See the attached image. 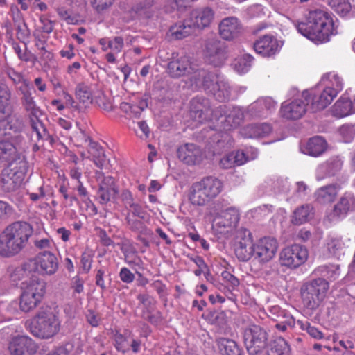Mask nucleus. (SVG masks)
<instances>
[{"label": "nucleus", "mask_w": 355, "mask_h": 355, "mask_svg": "<svg viewBox=\"0 0 355 355\" xmlns=\"http://www.w3.org/2000/svg\"><path fill=\"white\" fill-rule=\"evenodd\" d=\"M327 144L324 138L316 136L311 138L304 150V153L313 157H318L325 152Z\"/></svg>", "instance_id": "72a5a7b5"}, {"label": "nucleus", "mask_w": 355, "mask_h": 355, "mask_svg": "<svg viewBox=\"0 0 355 355\" xmlns=\"http://www.w3.org/2000/svg\"><path fill=\"white\" fill-rule=\"evenodd\" d=\"M289 352L290 347L282 337L272 341L267 348L268 355H288Z\"/></svg>", "instance_id": "79ce46f5"}, {"label": "nucleus", "mask_w": 355, "mask_h": 355, "mask_svg": "<svg viewBox=\"0 0 355 355\" xmlns=\"http://www.w3.org/2000/svg\"><path fill=\"white\" fill-rule=\"evenodd\" d=\"M326 245L328 252L333 256L338 257L343 252L345 243L341 237L337 236H329L326 240Z\"/></svg>", "instance_id": "c03bdc74"}, {"label": "nucleus", "mask_w": 355, "mask_h": 355, "mask_svg": "<svg viewBox=\"0 0 355 355\" xmlns=\"http://www.w3.org/2000/svg\"><path fill=\"white\" fill-rule=\"evenodd\" d=\"M96 176L99 182V188L97 191L99 202L106 204L114 198L117 193L114 178L112 176H105L100 171L96 173Z\"/></svg>", "instance_id": "dca6fc26"}, {"label": "nucleus", "mask_w": 355, "mask_h": 355, "mask_svg": "<svg viewBox=\"0 0 355 355\" xmlns=\"http://www.w3.org/2000/svg\"><path fill=\"white\" fill-rule=\"evenodd\" d=\"M278 241L272 236H263L254 243V258L261 263L271 261L278 249Z\"/></svg>", "instance_id": "6e6552de"}, {"label": "nucleus", "mask_w": 355, "mask_h": 355, "mask_svg": "<svg viewBox=\"0 0 355 355\" xmlns=\"http://www.w3.org/2000/svg\"><path fill=\"white\" fill-rule=\"evenodd\" d=\"M340 187L336 184H329L319 188L315 192L316 200L321 204L333 202L337 196Z\"/></svg>", "instance_id": "f704fd0d"}, {"label": "nucleus", "mask_w": 355, "mask_h": 355, "mask_svg": "<svg viewBox=\"0 0 355 355\" xmlns=\"http://www.w3.org/2000/svg\"><path fill=\"white\" fill-rule=\"evenodd\" d=\"M81 137L85 142H89L87 152L90 155V159L98 168H103L107 161L103 148L83 132L81 133Z\"/></svg>", "instance_id": "bb28decb"}, {"label": "nucleus", "mask_w": 355, "mask_h": 355, "mask_svg": "<svg viewBox=\"0 0 355 355\" xmlns=\"http://www.w3.org/2000/svg\"><path fill=\"white\" fill-rule=\"evenodd\" d=\"M316 275L322 276V278H327L330 281L337 279L340 274V266L338 265L329 264L320 266L314 270Z\"/></svg>", "instance_id": "a19ab883"}, {"label": "nucleus", "mask_w": 355, "mask_h": 355, "mask_svg": "<svg viewBox=\"0 0 355 355\" xmlns=\"http://www.w3.org/2000/svg\"><path fill=\"white\" fill-rule=\"evenodd\" d=\"M320 83L337 96L344 87L343 78L334 71L324 73L321 78Z\"/></svg>", "instance_id": "473e14b6"}, {"label": "nucleus", "mask_w": 355, "mask_h": 355, "mask_svg": "<svg viewBox=\"0 0 355 355\" xmlns=\"http://www.w3.org/2000/svg\"><path fill=\"white\" fill-rule=\"evenodd\" d=\"M178 155L184 163L193 165L201 162L202 153L196 144H186L178 148Z\"/></svg>", "instance_id": "b1692460"}, {"label": "nucleus", "mask_w": 355, "mask_h": 355, "mask_svg": "<svg viewBox=\"0 0 355 355\" xmlns=\"http://www.w3.org/2000/svg\"><path fill=\"white\" fill-rule=\"evenodd\" d=\"M220 76V75L216 73H212L207 71V74L205 78H203V83L200 88L209 92L212 87H214L215 83L216 82V80H218Z\"/></svg>", "instance_id": "4d7b16f0"}, {"label": "nucleus", "mask_w": 355, "mask_h": 355, "mask_svg": "<svg viewBox=\"0 0 355 355\" xmlns=\"http://www.w3.org/2000/svg\"><path fill=\"white\" fill-rule=\"evenodd\" d=\"M310 110L307 102L303 98L302 94L300 98L292 101H284L279 110L282 118L287 120H297L302 118L305 113Z\"/></svg>", "instance_id": "9b49d317"}, {"label": "nucleus", "mask_w": 355, "mask_h": 355, "mask_svg": "<svg viewBox=\"0 0 355 355\" xmlns=\"http://www.w3.org/2000/svg\"><path fill=\"white\" fill-rule=\"evenodd\" d=\"M28 171L26 161H21L19 164L8 166L1 173V187L5 192H14L21 185L24 175Z\"/></svg>", "instance_id": "39448f33"}, {"label": "nucleus", "mask_w": 355, "mask_h": 355, "mask_svg": "<svg viewBox=\"0 0 355 355\" xmlns=\"http://www.w3.org/2000/svg\"><path fill=\"white\" fill-rule=\"evenodd\" d=\"M350 211L349 202V193H345L334 206L332 217H344Z\"/></svg>", "instance_id": "de8ad7c7"}, {"label": "nucleus", "mask_w": 355, "mask_h": 355, "mask_svg": "<svg viewBox=\"0 0 355 355\" xmlns=\"http://www.w3.org/2000/svg\"><path fill=\"white\" fill-rule=\"evenodd\" d=\"M124 46V40L121 36H115L110 38V49L116 53L122 51Z\"/></svg>", "instance_id": "052dcab7"}, {"label": "nucleus", "mask_w": 355, "mask_h": 355, "mask_svg": "<svg viewBox=\"0 0 355 355\" xmlns=\"http://www.w3.org/2000/svg\"><path fill=\"white\" fill-rule=\"evenodd\" d=\"M71 288L73 290L74 293H81L84 291V280L79 276L73 277L71 282Z\"/></svg>", "instance_id": "774afa93"}, {"label": "nucleus", "mask_w": 355, "mask_h": 355, "mask_svg": "<svg viewBox=\"0 0 355 355\" xmlns=\"http://www.w3.org/2000/svg\"><path fill=\"white\" fill-rule=\"evenodd\" d=\"M343 162L338 157L334 156L320 164L317 168V179L322 180L327 177L336 175L342 168Z\"/></svg>", "instance_id": "393cba45"}, {"label": "nucleus", "mask_w": 355, "mask_h": 355, "mask_svg": "<svg viewBox=\"0 0 355 355\" xmlns=\"http://www.w3.org/2000/svg\"><path fill=\"white\" fill-rule=\"evenodd\" d=\"M272 128L268 123H253L245 126L241 134L247 138H258L267 137L271 133Z\"/></svg>", "instance_id": "2f4dec72"}, {"label": "nucleus", "mask_w": 355, "mask_h": 355, "mask_svg": "<svg viewBox=\"0 0 355 355\" xmlns=\"http://www.w3.org/2000/svg\"><path fill=\"white\" fill-rule=\"evenodd\" d=\"M31 126L33 132L36 133L38 140L46 139L50 137L43 123L37 118L30 119Z\"/></svg>", "instance_id": "8fccbe9b"}, {"label": "nucleus", "mask_w": 355, "mask_h": 355, "mask_svg": "<svg viewBox=\"0 0 355 355\" xmlns=\"http://www.w3.org/2000/svg\"><path fill=\"white\" fill-rule=\"evenodd\" d=\"M25 128L23 117L17 114H10L8 112L2 125V130L0 135H4L16 142V144H23L25 141L22 132Z\"/></svg>", "instance_id": "0eeeda50"}, {"label": "nucleus", "mask_w": 355, "mask_h": 355, "mask_svg": "<svg viewBox=\"0 0 355 355\" xmlns=\"http://www.w3.org/2000/svg\"><path fill=\"white\" fill-rule=\"evenodd\" d=\"M211 198L205 193L202 186L199 182H195L189 193V200L193 205L202 206L209 202Z\"/></svg>", "instance_id": "4c0bfd02"}, {"label": "nucleus", "mask_w": 355, "mask_h": 355, "mask_svg": "<svg viewBox=\"0 0 355 355\" xmlns=\"http://www.w3.org/2000/svg\"><path fill=\"white\" fill-rule=\"evenodd\" d=\"M252 60L253 57L252 55H244L235 63V68L239 73H245L250 69Z\"/></svg>", "instance_id": "6e6d98bb"}, {"label": "nucleus", "mask_w": 355, "mask_h": 355, "mask_svg": "<svg viewBox=\"0 0 355 355\" xmlns=\"http://www.w3.org/2000/svg\"><path fill=\"white\" fill-rule=\"evenodd\" d=\"M170 31L175 39L181 40L193 33L194 29L190 21L187 19L183 22H180L171 26Z\"/></svg>", "instance_id": "37998d69"}, {"label": "nucleus", "mask_w": 355, "mask_h": 355, "mask_svg": "<svg viewBox=\"0 0 355 355\" xmlns=\"http://www.w3.org/2000/svg\"><path fill=\"white\" fill-rule=\"evenodd\" d=\"M33 263L29 261L22 266L15 268L10 273V277L13 282L19 281L29 280L31 277L35 275Z\"/></svg>", "instance_id": "58836bf2"}, {"label": "nucleus", "mask_w": 355, "mask_h": 355, "mask_svg": "<svg viewBox=\"0 0 355 355\" xmlns=\"http://www.w3.org/2000/svg\"><path fill=\"white\" fill-rule=\"evenodd\" d=\"M297 324L302 330H306V332L313 338L322 339L324 337L322 332L319 331L316 327L311 326L310 322L305 320H297Z\"/></svg>", "instance_id": "5fc2aeb1"}, {"label": "nucleus", "mask_w": 355, "mask_h": 355, "mask_svg": "<svg viewBox=\"0 0 355 355\" xmlns=\"http://www.w3.org/2000/svg\"><path fill=\"white\" fill-rule=\"evenodd\" d=\"M244 118L249 119V116H246V110L244 112L240 107H228L227 113L225 115L224 121H222L223 128L225 130L235 128L241 123Z\"/></svg>", "instance_id": "c756f323"}, {"label": "nucleus", "mask_w": 355, "mask_h": 355, "mask_svg": "<svg viewBox=\"0 0 355 355\" xmlns=\"http://www.w3.org/2000/svg\"><path fill=\"white\" fill-rule=\"evenodd\" d=\"M295 26L302 35L315 43H325L337 34L333 17L322 10L310 11L306 21H295Z\"/></svg>", "instance_id": "f257e3e1"}, {"label": "nucleus", "mask_w": 355, "mask_h": 355, "mask_svg": "<svg viewBox=\"0 0 355 355\" xmlns=\"http://www.w3.org/2000/svg\"><path fill=\"white\" fill-rule=\"evenodd\" d=\"M207 74V70L204 69H197L191 71L189 76V80L191 86H194L196 88H200L202 87L203 78H205Z\"/></svg>", "instance_id": "864d4df0"}, {"label": "nucleus", "mask_w": 355, "mask_h": 355, "mask_svg": "<svg viewBox=\"0 0 355 355\" xmlns=\"http://www.w3.org/2000/svg\"><path fill=\"white\" fill-rule=\"evenodd\" d=\"M313 214V207L311 205H303L297 208L292 216L291 221L294 225H302L311 217Z\"/></svg>", "instance_id": "ea45409f"}, {"label": "nucleus", "mask_w": 355, "mask_h": 355, "mask_svg": "<svg viewBox=\"0 0 355 355\" xmlns=\"http://www.w3.org/2000/svg\"><path fill=\"white\" fill-rule=\"evenodd\" d=\"M239 221V213L234 208H229L223 211L220 214L215 217L213 227L220 234L230 232L234 229Z\"/></svg>", "instance_id": "4468645a"}, {"label": "nucleus", "mask_w": 355, "mask_h": 355, "mask_svg": "<svg viewBox=\"0 0 355 355\" xmlns=\"http://www.w3.org/2000/svg\"><path fill=\"white\" fill-rule=\"evenodd\" d=\"M332 115L343 118L355 113V103L347 93L343 94L331 107Z\"/></svg>", "instance_id": "cd10ccee"}, {"label": "nucleus", "mask_w": 355, "mask_h": 355, "mask_svg": "<svg viewBox=\"0 0 355 355\" xmlns=\"http://www.w3.org/2000/svg\"><path fill=\"white\" fill-rule=\"evenodd\" d=\"M329 5L342 16H346L352 10V6L347 0H329Z\"/></svg>", "instance_id": "3c124183"}, {"label": "nucleus", "mask_w": 355, "mask_h": 355, "mask_svg": "<svg viewBox=\"0 0 355 355\" xmlns=\"http://www.w3.org/2000/svg\"><path fill=\"white\" fill-rule=\"evenodd\" d=\"M76 96L85 107L94 103L90 87L83 83L78 84L76 88Z\"/></svg>", "instance_id": "49530a36"}, {"label": "nucleus", "mask_w": 355, "mask_h": 355, "mask_svg": "<svg viewBox=\"0 0 355 355\" xmlns=\"http://www.w3.org/2000/svg\"><path fill=\"white\" fill-rule=\"evenodd\" d=\"M8 349L11 355H33L36 352L37 345L31 338L21 336L11 340Z\"/></svg>", "instance_id": "a211bd4d"}, {"label": "nucleus", "mask_w": 355, "mask_h": 355, "mask_svg": "<svg viewBox=\"0 0 355 355\" xmlns=\"http://www.w3.org/2000/svg\"><path fill=\"white\" fill-rule=\"evenodd\" d=\"M193 68L189 58L186 56H178L173 53V57L167 65V72L173 78L189 76Z\"/></svg>", "instance_id": "aec40b11"}, {"label": "nucleus", "mask_w": 355, "mask_h": 355, "mask_svg": "<svg viewBox=\"0 0 355 355\" xmlns=\"http://www.w3.org/2000/svg\"><path fill=\"white\" fill-rule=\"evenodd\" d=\"M121 108L127 113L132 114L135 117H138L141 113L139 107L135 104H130L128 103H122Z\"/></svg>", "instance_id": "69168bd1"}, {"label": "nucleus", "mask_w": 355, "mask_h": 355, "mask_svg": "<svg viewBox=\"0 0 355 355\" xmlns=\"http://www.w3.org/2000/svg\"><path fill=\"white\" fill-rule=\"evenodd\" d=\"M243 234L248 238L239 243L235 249V253L240 261H247L252 257H254V243H252L251 233L249 230L245 229Z\"/></svg>", "instance_id": "7c9ffc66"}, {"label": "nucleus", "mask_w": 355, "mask_h": 355, "mask_svg": "<svg viewBox=\"0 0 355 355\" xmlns=\"http://www.w3.org/2000/svg\"><path fill=\"white\" fill-rule=\"evenodd\" d=\"M21 284L24 292L42 300L46 291V283L42 279L34 275L29 280L22 282Z\"/></svg>", "instance_id": "c85d7f7f"}, {"label": "nucleus", "mask_w": 355, "mask_h": 355, "mask_svg": "<svg viewBox=\"0 0 355 355\" xmlns=\"http://www.w3.org/2000/svg\"><path fill=\"white\" fill-rule=\"evenodd\" d=\"M115 345L119 351L123 353L127 352L130 349L129 339L121 334H116L115 335Z\"/></svg>", "instance_id": "bf43d9fd"}, {"label": "nucleus", "mask_w": 355, "mask_h": 355, "mask_svg": "<svg viewBox=\"0 0 355 355\" xmlns=\"http://www.w3.org/2000/svg\"><path fill=\"white\" fill-rule=\"evenodd\" d=\"M241 29V24L235 17H226L219 24V34L225 40H231L237 37Z\"/></svg>", "instance_id": "a878e982"}, {"label": "nucleus", "mask_w": 355, "mask_h": 355, "mask_svg": "<svg viewBox=\"0 0 355 355\" xmlns=\"http://www.w3.org/2000/svg\"><path fill=\"white\" fill-rule=\"evenodd\" d=\"M214 18V12L210 8L193 10L189 18L193 29L204 28L209 26Z\"/></svg>", "instance_id": "4be33fe9"}, {"label": "nucleus", "mask_w": 355, "mask_h": 355, "mask_svg": "<svg viewBox=\"0 0 355 355\" xmlns=\"http://www.w3.org/2000/svg\"><path fill=\"white\" fill-rule=\"evenodd\" d=\"M345 142H350L355 137V128L352 125H343L339 130Z\"/></svg>", "instance_id": "13d9d810"}, {"label": "nucleus", "mask_w": 355, "mask_h": 355, "mask_svg": "<svg viewBox=\"0 0 355 355\" xmlns=\"http://www.w3.org/2000/svg\"><path fill=\"white\" fill-rule=\"evenodd\" d=\"M33 228L26 222L17 221L8 225L0 234V254L13 256L26 245Z\"/></svg>", "instance_id": "f03ea898"}, {"label": "nucleus", "mask_w": 355, "mask_h": 355, "mask_svg": "<svg viewBox=\"0 0 355 355\" xmlns=\"http://www.w3.org/2000/svg\"><path fill=\"white\" fill-rule=\"evenodd\" d=\"M10 94L8 87L4 84H0V105L8 106Z\"/></svg>", "instance_id": "338daca9"}, {"label": "nucleus", "mask_w": 355, "mask_h": 355, "mask_svg": "<svg viewBox=\"0 0 355 355\" xmlns=\"http://www.w3.org/2000/svg\"><path fill=\"white\" fill-rule=\"evenodd\" d=\"M206 62L214 67L222 66L227 59V46L216 38L209 39L205 46Z\"/></svg>", "instance_id": "1a4fd4ad"}, {"label": "nucleus", "mask_w": 355, "mask_h": 355, "mask_svg": "<svg viewBox=\"0 0 355 355\" xmlns=\"http://www.w3.org/2000/svg\"><path fill=\"white\" fill-rule=\"evenodd\" d=\"M329 286L327 280L317 278L304 283L300 288L302 302L308 310H315L326 297Z\"/></svg>", "instance_id": "20e7f679"}, {"label": "nucleus", "mask_w": 355, "mask_h": 355, "mask_svg": "<svg viewBox=\"0 0 355 355\" xmlns=\"http://www.w3.org/2000/svg\"><path fill=\"white\" fill-rule=\"evenodd\" d=\"M191 116L198 123H202L211 118V106L208 99L197 96L191 101Z\"/></svg>", "instance_id": "f3484780"}, {"label": "nucleus", "mask_w": 355, "mask_h": 355, "mask_svg": "<svg viewBox=\"0 0 355 355\" xmlns=\"http://www.w3.org/2000/svg\"><path fill=\"white\" fill-rule=\"evenodd\" d=\"M9 139L0 140V163L8 166L18 165L21 161H26L17 150L23 144H16Z\"/></svg>", "instance_id": "ddd939ff"}, {"label": "nucleus", "mask_w": 355, "mask_h": 355, "mask_svg": "<svg viewBox=\"0 0 355 355\" xmlns=\"http://www.w3.org/2000/svg\"><path fill=\"white\" fill-rule=\"evenodd\" d=\"M252 155L248 156L242 150H237L236 152H232L233 155L234 162L235 166H239L244 164L250 159H255L258 155V150L254 148L251 149Z\"/></svg>", "instance_id": "603ef678"}, {"label": "nucleus", "mask_w": 355, "mask_h": 355, "mask_svg": "<svg viewBox=\"0 0 355 355\" xmlns=\"http://www.w3.org/2000/svg\"><path fill=\"white\" fill-rule=\"evenodd\" d=\"M228 107L225 105H220L214 109L211 108V118L209 120H219L223 115L227 113Z\"/></svg>", "instance_id": "e2e57ef3"}, {"label": "nucleus", "mask_w": 355, "mask_h": 355, "mask_svg": "<svg viewBox=\"0 0 355 355\" xmlns=\"http://www.w3.org/2000/svg\"><path fill=\"white\" fill-rule=\"evenodd\" d=\"M119 276L120 279L125 284H131L135 278V275L126 267L121 268Z\"/></svg>", "instance_id": "0e129e2a"}, {"label": "nucleus", "mask_w": 355, "mask_h": 355, "mask_svg": "<svg viewBox=\"0 0 355 355\" xmlns=\"http://www.w3.org/2000/svg\"><path fill=\"white\" fill-rule=\"evenodd\" d=\"M114 0H90L92 8L98 12L110 8L114 3Z\"/></svg>", "instance_id": "680f3d73"}, {"label": "nucleus", "mask_w": 355, "mask_h": 355, "mask_svg": "<svg viewBox=\"0 0 355 355\" xmlns=\"http://www.w3.org/2000/svg\"><path fill=\"white\" fill-rule=\"evenodd\" d=\"M218 346L223 355H242V349L233 340L221 338Z\"/></svg>", "instance_id": "a18cd8bd"}, {"label": "nucleus", "mask_w": 355, "mask_h": 355, "mask_svg": "<svg viewBox=\"0 0 355 355\" xmlns=\"http://www.w3.org/2000/svg\"><path fill=\"white\" fill-rule=\"evenodd\" d=\"M202 186L211 200L216 198L221 191L223 187V182L218 178L209 176L204 178L199 182Z\"/></svg>", "instance_id": "e433bc0d"}, {"label": "nucleus", "mask_w": 355, "mask_h": 355, "mask_svg": "<svg viewBox=\"0 0 355 355\" xmlns=\"http://www.w3.org/2000/svg\"><path fill=\"white\" fill-rule=\"evenodd\" d=\"M337 96L329 88L324 87L320 94H315L309 91H304L302 97L310 107V111L315 112L327 107Z\"/></svg>", "instance_id": "f8f14e48"}, {"label": "nucleus", "mask_w": 355, "mask_h": 355, "mask_svg": "<svg viewBox=\"0 0 355 355\" xmlns=\"http://www.w3.org/2000/svg\"><path fill=\"white\" fill-rule=\"evenodd\" d=\"M243 341L250 354H257L265 347L268 340L267 332L260 326L250 324L243 330Z\"/></svg>", "instance_id": "423d86ee"}, {"label": "nucleus", "mask_w": 355, "mask_h": 355, "mask_svg": "<svg viewBox=\"0 0 355 355\" xmlns=\"http://www.w3.org/2000/svg\"><path fill=\"white\" fill-rule=\"evenodd\" d=\"M306 248L300 245H292L284 248L279 254V261L282 266L296 268L307 260Z\"/></svg>", "instance_id": "9d476101"}, {"label": "nucleus", "mask_w": 355, "mask_h": 355, "mask_svg": "<svg viewBox=\"0 0 355 355\" xmlns=\"http://www.w3.org/2000/svg\"><path fill=\"white\" fill-rule=\"evenodd\" d=\"M209 92L212 94L218 101H225L229 100L230 98L231 88L227 81H226L223 77L220 76Z\"/></svg>", "instance_id": "c9c22d12"}, {"label": "nucleus", "mask_w": 355, "mask_h": 355, "mask_svg": "<svg viewBox=\"0 0 355 355\" xmlns=\"http://www.w3.org/2000/svg\"><path fill=\"white\" fill-rule=\"evenodd\" d=\"M276 105V102L270 97L259 98L248 107L246 116H249V119L266 117L275 108Z\"/></svg>", "instance_id": "412c9836"}, {"label": "nucleus", "mask_w": 355, "mask_h": 355, "mask_svg": "<svg viewBox=\"0 0 355 355\" xmlns=\"http://www.w3.org/2000/svg\"><path fill=\"white\" fill-rule=\"evenodd\" d=\"M281 46L277 38L272 35L259 37L254 44L255 51L263 57H270L279 52Z\"/></svg>", "instance_id": "6ab92c4d"}, {"label": "nucleus", "mask_w": 355, "mask_h": 355, "mask_svg": "<svg viewBox=\"0 0 355 355\" xmlns=\"http://www.w3.org/2000/svg\"><path fill=\"white\" fill-rule=\"evenodd\" d=\"M31 261L33 263L34 272L37 271L42 275H53L55 273L58 268L57 257L49 251H44L38 254Z\"/></svg>", "instance_id": "2eb2a0df"}, {"label": "nucleus", "mask_w": 355, "mask_h": 355, "mask_svg": "<svg viewBox=\"0 0 355 355\" xmlns=\"http://www.w3.org/2000/svg\"><path fill=\"white\" fill-rule=\"evenodd\" d=\"M30 333L40 339L48 340L55 336L61 328V321L57 313L50 306H42L35 315L26 322Z\"/></svg>", "instance_id": "7ed1b4c3"}, {"label": "nucleus", "mask_w": 355, "mask_h": 355, "mask_svg": "<svg viewBox=\"0 0 355 355\" xmlns=\"http://www.w3.org/2000/svg\"><path fill=\"white\" fill-rule=\"evenodd\" d=\"M22 95L21 104L25 110L28 113L29 117L37 118L41 114V110L37 106L33 94L31 91L29 82L24 81V86L19 87Z\"/></svg>", "instance_id": "5701e85b"}, {"label": "nucleus", "mask_w": 355, "mask_h": 355, "mask_svg": "<svg viewBox=\"0 0 355 355\" xmlns=\"http://www.w3.org/2000/svg\"><path fill=\"white\" fill-rule=\"evenodd\" d=\"M23 291L19 303L20 309L24 312H29L34 309L41 300Z\"/></svg>", "instance_id": "09e8293b"}]
</instances>
